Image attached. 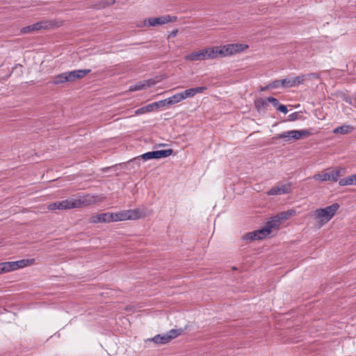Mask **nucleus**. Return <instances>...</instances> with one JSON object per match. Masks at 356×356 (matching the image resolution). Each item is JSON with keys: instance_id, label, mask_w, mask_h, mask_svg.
<instances>
[{"instance_id": "obj_1", "label": "nucleus", "mask_w": 356, "mask_h": 356, "mask_svg": "<svg viewBox=\"0 0 356 356\" xmlns=\"http://www.w3.org/2000/svg\"><path fill=\"white\" fill-rule=\"evenodd\" d=\"M281 223L277 216H275L266 222V227L254 232L248 233L243 236V238L250 241L263 239L271 233L273 229H278Z\"/></svg>"}, {"instance_id": "obj_2", "label": "nucleus", "mask_w": 356, "mask_h": 356, "mask_svg": "<svg viewBox=\"0 0 356 356\" xmlns=\"http://www.w3.org/2000/svg\"><path fill=\"white\" fill-rule=\"evenodd\" d=\"M91 72L90 69L76 70L65 72L51 77V83L54 85L62 84L65 82H73L76 79H81Z\"/></svg>"}, {"instance_id": "obj_3", "label": "nucleus", "mask_w": 356, "mask_h": 356, "mask_svg": "<svg viewBox=\"0 0 356 356\" xmlns=\"http://www.w3.org/2000/svg\"><path fill=\"white\" fill-rule=\"evenodd\" d=\"M339 209V204L334 203L323 209L315 210L312 216L318 222L319 227H322L332 218Z\"/></svg>"}, {"instance_id": "obj_4", "label": "nucleus", "mask_w": 356, "mask_h": 356, "mask_svg": "<svg viewBox=\"0 0 356 356\" xmlns=\"http://www.w3.org/2000/svg\"><path fill=\"white\" fill-rule=\"evenodd\" d=\"M72 199L74 209L84 207L101 201L99 196L90 194L73 196Z\"/></svg>"}, {"instance_id": "obj_5", "label": "nucleus", "mask_w": 356, "mask_h": 356, "mask_svg": "<svg viewBox=\"0 0 356 356\" xmlns=\"http://www.w3.org/2000/svg\"><path fill=\"white\" fill-rule=\"evenodd\" d=\"M113 221H122L127 220H136L141 218V212L138 209L124 210L118 213H113Z\"/></svg>"}, {"instance_id": "obj_6", "label": "nucleus", "mask_w": 356, "mask_h": 356, "mask_svg": "<svg viewBox=\"0 0 356 356\" xmlns=\"http://www.w3.org/2000/svg\"><path fill=\"white\" fill-rule=\"evenodd\" d=\"M248 47V45L243 44H229L220 47V57H225L243 51Z\"/></svg>"}, {"instance_id": "obj_7", "label": "nucleus", "mask_w": 356, "mask_h": 356, "mask_svg": "<svg viewBox=\"0 0 356 356\" xmlns=\"http://www.w3.org/2000/svg\"><path fill=\"white\" fill-rule=\"evenodd\" d=\"M55 25L56 24L53 21L38 22L33 24L22 28L21 33H30L34 31H38L42 29H47Z\"/></svg>"}, {"instance_id": "obj_8", "label": "nucleus", "mask_w": 356, "mask_h": 356, "mask_svg": "<svg viewBox=\"0 0 356 356\" xmlns=\"http://www.w3.org/2000/svg\"><path fill=\"white\" fill-rule=\"evenodd\" d=\"M309 76L316 77V74L312 73L311 74H303L301 76H295L291 79L286 78V79H282V87L292 88V87L302 84L304 83L305 80Z\"/></svg>"}, {"instance_id": "obj_9", "label": "nucleus", "mask_w": 356, "mask_h": 356, "mask_svg": "<svg viewBox=\"0 0 356 356\" xmlns=\"http://www.w3.org/2000/svg\"><path fill=\"white\" fill-rule=\"evenodd\" d=\"M172 152L173 150L172 149L157 150L146 152L141 155L140 157L144 161H147L153 159L166 158L170 156L172 154Z\"/></svg>"}, {"instance_id": "obj_10", "label": "nucleus", "mask_w": 356, "mask_h": 356, "mask_svg": "<svg viewBox=\"0 0 356 356\" xmlns=\"http://www.w3.org/2000/svg\"><path fill=\"white\" fill-rule=\"evenodd\" d=\"M291 192L290 184H278L267 192L268 195H278L288 194Z\"/></svg>"}, {"instance_id": "obj_11", "label": "nucleus", "mask_w": 356, "mask_h": 356, "mask_svg": "<svg viewBox=\"0 0 356 356\" xmlns=\"http://www.w3.org/2000/svg\"><path fill=\"white\" fill-rule=\"evenodd\" d=\"M177 19V17H171L169 15L161 16L159 17H151L148 19L149 26H156L163 25L170 22H175Z\"/></svg>"}, {"instance_id": "obj_12", "label": "nucleus", "mask_w": 356, "mask_h": 356, "mask_svg": "<svg viewBox=\"0 0 356 356\" xmlns=\"http://www.w3.org/2000/svg\"><path fill=\"white\" fill-rule=\"evenodd\" d=\"M113 221V213H103L92 216L88 222L96 224L99 222H110Z\"/></svg>"}, {"instance_id": "obj_13", "label": "nucleus", "mask_w": 356, "mask_h": 356, "mask_svg": "<svg viewBox=\"0 0 356 356\" xmlns=\"http://www.w3.org/2000/svg\"><path fill=\"white\" fill-rule=\"evenodd\" d=\"M184 58L186 60L190 61L205 60H207L205 49H203L187 54Z\"/></svg>"}, {"instance_id": "obj_14", "label": "nucleus", "mask_w": 356, "mask_h": 356, "mask_svg": "<svg viewBox=\"0 0 356 356\" xmlns=\"http://www.w3.org/2000/svg\"><path fill=\"white\" fill-rule=\"evenodd\" d=\"M155 83L156 82L152 79L139 81L137 82L136 84L131 86L129 87V90L134 92L143 89H147V88L154 86Z\"/></svg>"}, {"instance_id": "obj_15", "label": "nucleus", "mask_w": 356, "mask_h": 356, "mask_svg": "<svg viewBox=\"0 0 356 356\" xmlns=\"http://www.w3.org/2000/svg\"><path fill=\"white\" fill-rule=\"evenodd\" d=\"M206 90H207V87L202 86V87H197V88H189V89H187L180 93H181V95L183 96L182 99L184 100L187 98L193 97L198 93H202Z\"/></svg>"}, {"instance_id": "obj_16", "label": "nucleus", "mask_w": 356, "mask_h": 356, "mask_svg": "<svg viewBox=\"0 0 356 356\" xmlns=\"http://www.w3.org/2000/svg\"><path fill=\"white\" fill-rule=\"evenodd\" d=\"M204 49L207 60L215 59L219 56L220 57V47H211L205 48Z\"/></svg>"}, {"instance_id": "obj_17", "label": "nucleus", "mask_w": 356, "mask_h": 356, "mask_svg": "<svg viewBox=\"0 0 356 356\" xmlns=\"http://www.w3.org/2000/svg\"><path fill=\"white\" fill-rule=\"evenodd\" d=\"M330 172V179L332 181H337L339 178L343 175L345 173V168L341 167H337Z\"/></svg>"}, {"instance_id": "obj_18", "label": "nucleus", "mask_w": 356, "mask_h": 356, "mask_svg": "<svg viewBox=\"0 0 356 356\" xmlns=\"http://www.w3.org/2000/svg\"><path fill=\"white\" fill-rule=\"evenodd\" d=\"M58 210L74 209L72 197L58 201Z\"/></svg>"}, {"instance_id": "obj_19", "label": "nucleus", "mask_w": 356, "mask_h": 356, "mask_svg": "<svg viewBox=\"0 0 356 356\" xmlns=\"http://www.w3.org/2000/svg\"><path fill=\"white\" fill-rule=\"evenodd\" d=\"M296 212V211L295 209H289L285 211H282L276 216L280 222H282L283 221L288 220L289 218L295 215Z\"/></svg>"}, {"instance_id": "obj_20", "label": "nucleus", "mask_w": 356, "mask_h": 356, "mask_svg": "<svg viewBox=\"0 0 356 356\" xmlns=\"http://www.w3.org/2000/svg\"><path fill=\"white\" fill-rule=\"evenodd\" d=\"M294 130L284 131L275 136V138H283L285 141L288 142L291 139L296 140V135Z\"/></svg>"}, {"instance_id": "obj_21", "label": "nucleus", "mask_w": 356, "mask_h": 356, "mask_svg": "<svg viewBox=\"0 0 356 356\" xmlns=\"http://www.w3.org/2000/svg\"><path fill=\"white\" fill-rule=\"evenodd\" d=\"M34 263V259H22L16 261H13L14 264V269L17 270L22 268H24L25 266H27L30 264H32Z\"/></svg>"}, {"instance_id": "obj_22", "label": "nucleus", "mask_w": 356, "mask_h": 356, "mask_svg": "<svg viewBox=\"0 0 356 356\" xmlns=\"http://www.w3.org/2000/svg\"><path fill=\"white\" fill-rule=\"evenodd\" d=\"M147 341H153L156 344H165L169 342L165 334H157L152 339H148Z\"/></svg>"}, {"instance_id": "obj_23", "label": "nucleus", "mask_w": 356, "mask_h": 356, "mask_svg": "<svg viewBox=\"0 0 356 356\" xmlns=\"http://www.w3.org/2000/svg\"><path fill=\"white\" fill-rule=\"evenodd\" d=\"M268 106V102L267 98H259L255 101V106L259 112L264 111Z\"/></svg>"}, {"instance_id": "obj_24", "label": "nucleus", "mask_w": 356, "mask_h": 356, "mask_svg": "<svg viewBox=\"0 0 356 356\" xmlns=\"http://www.w3.org/2000/svg\"><path fill=\"white\" fill-rule=\"evenodd\" d=\"M354 128L350 125H342L338 127H336L333 130L334 134H346L350 133L353 131Z\"/></svg>"}, {"instance_id": "obj_25", "label": "nucleus", "mask_w": 356, "mask_h": 356, "mask_svg": "<svg viewBox=\"0 0 356 356\" xmlns=\"http://www.w3.org/2000/svg\"><path fill=\"white\" fill-rule=\"evenodd\" d=\"M182 333L181 329H172L165 333L168 341L170 342L171 340L175 339L178 336H179Z\"/></svg>"}, {"instance_id": "obj_26", "label": "nucleus", "mask_w": 356, "mask_h": 356, "mask_svg": "<svg viewBox=\"0 0 356 356\" xmlns=\"http://www.w3.org/2000/svg\"><path fill=\"white\" fill-rule=\"evenodd\" d=\"M154 106H153V104H147L145 106H143L138 109H137L136 111H135V113L136 115H141V114H143V113H149V112H152L153 111H154Z\"/></svg>"}, {"instance_id": "obj_27", "label": "nucleus", "mask_w": 356, "mask_h": 356, "mask_svg": "<svg viewBox=\"0 0 356 356\" xmlns=\"http://www.w3.org/2000/svg\"><path fill=\"white\" fill-rule=\"evenodd\" d=\"M314 179L321 181H331L329 172H323L319 174H316L314 175Z\"/></svg>"}, {"instance_id": "obj_28", "label": "nucleus", "mask_w": 356, "mask_h": 356, "mask_svg": "<svg viewBox=\"0 0 356 356\" xmlns=\"http://www.w3.org/2000/svg\"><path fill=\"white\" fill-rule=\"evenodd\" d=\"M294 134L296 135V140L307 137L312 134V133L309 129L294 130Z\"/></svg>"}, {"instance_id": "obj_29", "label": "nucleus", "mask_w": 356, "mask_h": 356, "mask_svg": "<svg viewBox=\"0 0 356 356\" xmlns=\"http://www.w3.org/2000/svg\"><path fill=\"white\" fill-rule=\"evenodd\" d=\"M1 266L2 267L4 273H7L13 270H15L13 261L2 262L1 263Z\"/></svg>"}, {"instance_id": "obj_30", "label": "nucleus", "mask_w": 356, "mask_h": 356, "mask_svg": "<svg viewBox=\"0 0 356 356\" xmlns=\"http://www.w3.org/2000/svg\"><path fill=\"white\" fill-rule=\"evenodd\" d=\"M182 97L183 96L181 95L180 92L177 93V94L172 95V97H170V99L172 104H175L181 102L183 100Z\"/></svg>"}, {"instance_id": "obj_31", "label": "nucleus", "mask_w": 356, "mask_h": 356, "mask_svg": "<svg viewBox=\"0 0 356 356\" xmlns=\"http://www.w3.org/2000/svg\"><path fill=\"white\" fill-rule=\"evenodd\" d=\"M339 184L341 186H347V185H352V182H351L350 176H348L347 177H345V178H343V179H341L339 180Z\"/></svg>"}, {"instance_id": "obj_32", "label": "nucleus", "mask_w": 356, "mask_h": 356, "mask_svg": "<svg viewBox=\"0 0 356 356\" xmlns=\"http://www.w3.org/2000/svg\"><path fill=\"white\" fill-rule=\"evenodd\" d=\"M280 86H282V80H275L268 84V87H270V88H277Z\"/></svg>"}, {"instance_id": "obj_33", "label": "nucleus", "mask_w": 356, "mask_h": 356, "mask_svg": "<svg viewBox=\"0 0 356 356\" xmlns=\"http://www.w3.org/2000/svg\"><path fill=\"white\" fill-rule=\"evenodd\" d=\"M300 117L301 115L299 114L298 112H294L288 116V120L289 121H295L300 119Z\"/></svg>"}, {"instance_id": "obj_34", "label": "nucleus", "mask_w": 356, "mask_h": 356, "mask_svg": "<svg viewBox=\"0 0 356 356\" xmlns=\"http://www.w3.org/2000/svg\"><path fill=\"white\" fill-rule=\"evenodd\" d=\"M267 99H268V104L271 103L274 106H275V107L278 106L279 102H278V100L276 98H275L273 97H268L267 98Z\"/></svg>"}, {"instance_id": "obj_35", "label": "nucleus", "mask_w": 356, "mask_h": 356, "mask_svg": "<svg viewBox=\"0 0 356 356\" xmlns=\"http://www.w3.org/2000/svg\"><path fill=\"white\" fill-rule=\"evenodd\" d=\"M152 104H153V106H154V108L155 110H156L159 108H161V107H165V103H164V102H162V100L156 102H153Z\"/></svg>"}, {"instance_id": "obj_36", "label": "nucleus", "mask_w": 356, "mask_h": 356, "mask_svg": "<svg viewBox=\"0 0 356 356\" xmlns=\"http://www.w3.org/2000/svg\"><path fill=\"white\" fill-rule=\"evenodd\" d=\"M47 209L50 211L58 209V202L50 203L47 205Z\"/></svg>"}, {"instance_id": "obj_37", "label": "nucleus", "mask_w": 356, "mask_h": 356, "mask_svg": "<svg viewBox=\"0 0 356 356\" xmlns=\"http://www.w3.org/2000/svg\"><path fill=\"white\" fill-rule=\"evenodd\" d=\"M277 110L280 111V112L283 113H286L288 112L287 107L285 105L283 104H279Z\"/></svg>"}, {"instance_id": "obj_38", "label": "nucleus", "mask_w": 356, "mask_h": 356, "mask_svg": "<svg viewBox=\"0 0 356 356\" xmlns=\"http://www.w3.org/2000/svg\"><path fill=\"white\" fill-rule=\"evenodd\" d=\"M140 157L138 156V157H136V158H134V159L130 160V161L128 162V163H129V165H130V164H131V163H133V164H136V165L138 166V165H139V164H140Z\"/></svg>"}, {"instance_id": "obj_39", "label": "nucleus", "mask_w": 356, "mask_h": 356, "mask_svg": "<svg viewBox=\"0 0 356 356\" xmlns=\"http://www.w3.org/2000/svg\"><path fill=\"white\" fill-rule=\"evenodd\" d=\"M177 33H178V29H173L170 33L168 35V38H175L177 35Z\"/></svg>"}, {"instance_id": "obj_40", "label": "nucleus", "mask_w": 356, "mask_h": 356, "mask_svg": "<svg viewBox=\"0 0 356 356\" xmlns=\"http://www.w3.org/2000/svg\"><path fill=\"white\" fill-rule=\"evenodd\" d=\"M352 185H356V174L350 175Z\"/></svg>"}, {"instance_id": "obj_41", "label": "nucleus", "mask_w": 356, "mask_h": 356, "mask_svg": "<svg viewBox=\"0 0 356 356\" xmlns=\"http://www.w3.org/2000/svg\"><path fill=\"white\" fill-rule=\"evenodd\" d=\"M162 102H164L165 106H168V105H172V103H171L170 97L167 98L165 99H163Z\"/></svg>"}, {"instance_id": "obj_42", "label": "nucleus", "mask_w": 356, "mask_h": 356, "mask_svg": "<svg viewBox=\"0 0 356 356\" xmlns=\"http://www.w3.org/2000/svg\"><path fill=\"white\" fill-rule=\"evenodd\" d=\"M269 88H270V87H268V85H267V86H264V87L261 88V91H264V90H266L269 89Z\"/></svg>"}]
</instances>
